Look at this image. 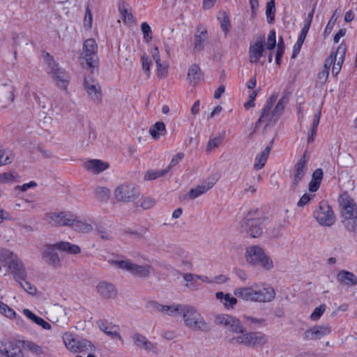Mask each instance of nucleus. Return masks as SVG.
<instances>
[{"label": "nucleus", "instance_id": "obj_48", "mask_svg": "<svg viewBox=\"0 0 357 357\" xmlns=\"http://www.w3.org/2000/svg\"><path fill=\"white\" fill-rule=\"evenodd\" d=\"M24 349L30 351L31 352L36 354H43V349L40 346L31 341H23L22 342Z\"/></svg>", "mask_w": 357, "mask_h": 357}, {"label": "nucleus", "instance_id": "obj_18", "mask_svg": "<svg viewBox=\"0 0 357 357\" xmlns=\"http://www.w3.org/2000/svg\"><path fill=\"white\" fill-rule=\"evenodd\" d=\"M131 339L137 349L157 354V344L149 341L145 335L137 332L132 334Z\"/></svg>", "mask_w": 357, "mask_h": 357}, {"label": "nucleus", "instance_id": "obj_62", "mask_svg": "<svg viewBox=\"0 0 357 357\" xmlns=\"http://www.w3.org/2000/svg\"><path fill=\"white\" fill-rule=\"evenodd\" d=\"M156 202L155 199H152V198H150V197H146L144 199H143V200L142 201V203H141V206L144 208V209H149V208H151L152 207H153L155 204Z\"/></svg>", "mask_w": 357, "mask_h": 357}, {"label": "nucleus", "instance_id": "obj_39", "mask_svg": "<svg viewBox=\"0 0 357 357\" xmlns=\"http://www.w3.org/2000/svg\"><path fill=\"white\" fill-rule=\"evenodd\" d=\"M0 313L9 319H16L17 323L23 322L20 317H17L15 312L8 305L0 301Z\"/></svg>", "mask_w": 357, "mask_h": 357}, {"label": "nucleus", "instance_id": "obj_26", "mask_svg": "<svg viewBox=\"0 0 357 357\" xmlns=\"http://www.w3.org/2000/svg\"><path fill=\"white\" fill-rule=\"evenodd\" d=\"M109 163L98 159H91L84 164L86 169L93 174H98L109 168Z\"/></svg>", "mask_w": 357, "mask_h": 357}, {"label": "nucleus", "instance_id": "obj_1", "mask_svg": "<svg viewBox=\"0 0 357 357\" xmlns=\"http://www.w3.org/2000/svg\"><path fill=\"white\" fill-rule=\"evenodd\" d=\"M338 202L342 208V222L348 231L354 232L357 226V205L356 202L347 192L341 194L338 198Z\"/></svg>", "mask_w": 357, "mask_h": 357}, {"label": "nucleus", "instance_id": "obj_27", "mask_svg": "<svg viewBox=\"0 0 357 357\" xmlns=\"http://www.w3.org/2000/svg\"><path fill=\"white\" fill-rule=\"evenodd\" d=\"M208 36L206 29H201L199 26L195 35L194 52H200L204 50L207 43Z\"/></svg>", "mask_w": 357, "mask_h": 357}, {"label": "nucleus", "instance_id": "obj_64", "mask_svg": "<svg viewBox=\"0 0 357 357\" xmlns=\"http://www.w3.org/2000/svg\"><path fill=\"white\" fill-rule=\"evenodd\" d=\"M258 93V91H254L250 96H249V100L244 104V107L248 109L250 107H253L255 106V101L256 96Z\"/></svg>", "mask_w": 357, "mask_h": 357}, {"label": "nucleus", "instance_id": "obj_14", "mask_svg": "<svg viewBox=\"0 0 357 357\" xmlns=\"http://www.w3.org/2000/svg\"><path fill=\"white\" fill-rule=\"evenodd\" d=\"M264 44V36H259L255 40L250 43L249 47L250 63H257L261 62L260 60L265 54Z\"/></svg>", "mask_w": 357, "mask_h": 357}, {"label": "nucleus", "instance_id": "obj_23", "mask_svg": "<svg viewBox=\"0 0 357 357\" xmlns=\"http://www.w3.org/2000/svg\"><path fill=\"white\" fill-rule=\"evenodd\" d=\"M256 287L257 285L252 287H238L236 288L234 293V295L239 298L245 301L256 302Z\"/></svg>", "mask_w": 357, "mask_h": 357}, {"label": "nucleus", "instance_id": "obj_3", "mask_svg": "<svg viewBox=\"0 0 357 357\" xmlns=\"http://www.w3.org/2000/svg\"><path fill=\"white\" fill-rule=\"evenodd\" d=\"M232 344H242L248 347H263L267 342V336L262 332H247L245 330L241 335L229 338Z\"/></svg>", "mask_w": 357, "mask_h": 357}, {"label": "nucleus", "instance_id": "obj_11", "mask_svg": "<svg viewBox=\"0 0 357 357\" xmlns=\"http://www.w3.org/2000/svg\"><path fill=\"white\" fill-rule=\"evenodd\" d=\"M75 218V214L70 211H54L47 213L45 220L56 227H70Z\"/></svg>", "mask_w": 357, "mask_h": 357}, {"label": "nucleus", "instance_id": "obj_43", "mask_svg": "<svg viewBox=\"0 0 357 357\" xmlns=\"http://www.w3.org/2000/svg\"><path fill=\"white\" fill-rule=\"evenodd\" d=\"M15 256L16 255L13 254V252L8 250H0V262H1L3 266H8L10 263H11L12 260L15 259Z\"/></svg>", "mask_w": 357, "mask_h": 357}, {"label": "nucleus", "instance_id": "obj_58", "mask_svg": "<svg viewBox=\"0 0 357 357\" xmlns=\"http://www.w3.org/2000/svg\"><path fill=\"white\" fill-rule=\"evenodd\" d=\"M276 45V35L274 30L270 31L268 35L266 47L267 49L271 50H273Z\"/></svg>", "mask_w": 357, "mask_h": 357}, {"label": "nucleus", "instance_id": "obj_32", "mask_svg": "<svg viewBox=\"0 0 357 357\" xmlns=\"http://www.w3.org/2000/svg\"><path fill=\"white\" fill-rule=\"evenodd\" d=\"M70 224V227L78 232L89 233L93 229V227L91 224L79 220L76 215H75L74 220Z\"/></svg>", "mask_w": 357, "mask_h": 357}, {"label": "nucleus", "instance_id": "obj_20", "mask_svg": "<svg viewBox=\"0 0 357 357\" xmlns=\"http://www.w3.org/2000/svg\"><path fill=\"white\" fill-rule=\"evenodd\" d=\"M149 307L156 312H162L166 315L175 316L180 312L182 313L184 305L178 304L165 305L155 301H151L149 303Z\"/></svg>", "mask_w": 357, "mask_h": 357}, {"label": "nucleus", "instance_id": "obj_13", "mask_svg": "<svg viewBox=\"0 0 357 357\" xmlns=\"http://www.w3.org/2000/svg\"><path fill=\"white\" fill-rule=\"evenodd\" d=\"M56 243L46 244L41 250V258L48 266L59 268L61 266V259L56 252Z\"/></svg>", "mask_w": 357, "mask_h": 357}, {"label": "nucleus", "instance_id": "obj_41", "mask_svg": "<svg viewBox=\"0 0 357 357\" xmlns=\"http://www.w3.org/2000/svg\"><path fill=\"white\" fill-rule=\"evenodd\" d=\"M96 231L98 235L103 240L112 241L114 239L111 229L105 225H98Z\"/></svg>", "mask_w": 357, "mask_h": 357}, {"label": "nucleus", "instance_id": "obj_15", "mask_svg": "<svg viewBox=\"0 0 357 357\" xmlns=\"http://www.w3.org/2000/svg\"><path fill=\"white\" fill-rule=\"evenodd\" d=\"M114 195L119 202H130L138 197L139 192L132 185L124 183L115 189Z\"/></svg>", "mask_w": 357, "mask_h": 357}, {"label": "nucleus", "instance_id": "obj_54", "mask_svg": "<svg viewBox=\"0 0 357 357\" xmlns=\"http://www.w3.org/2000/svg\"><path fill=\"white\" fill-rule=\"evenodd\" d=\"M141 61H142V69H143L144 72L147 73L148 77H149L150 66L152 64V61L150 59V58L146 53H144L142 55Z\"/></svg>", "mask_w": 357, "mask_h": 357}, {"label": "nucleus", "instance_id": "obj_44", "mask_svg": "<svg viewBox=\"0 0 357 357\" xmlns=\"http://www.w3.org/2000/svg\"><path fill=\"white\" fill-rule=\"evenodd\" d=\"M96 198L100 202H107L110 197V190L106 187H97L95 189Z\"/></svg>", "mask_w": 357, "mask_h": 357}, {"label": "nucleus", "instance_id": "obj_8", "mask_svg": "<svg viewBox=\"0 0 357 357\" xmlns=\"http://www.w3.org/2000/svg\"><path fill=\"white\" fill-rule=\"evenodd\" d=\"M64 344L72 352H92L94 346L89 340L75 337L70 333L63 335Z\"/></svg>", "mask_w": 357, "mask_h": 357}, {"label": "nucleus", "instance_id": "obj_10", "mask_svg": "<svg viewBox=\"0 0 357 357\" xmlns=\"http://www.w3.org/2000/svg\"><path fill=\"white\" fill-rule=\"evenodd\" d=\"M313 216L320 225L324 227H330L335 221L332 208L325 201H321L319 204L318 208L313 212Z\"/></svg>", "mask_w": 357, "mask_h": 357}, {"label": "nucleus", "instance_id": "obj_36", "mask_svg": "<svg viewBox=\"0 0 357 357\" xmlns=\"http://www.w3.org/2000/svg\"><path fill=\"white\" fill-rule=\"evenodd\" d=\"M149 133L154 139H158L166 134V127L163 122L158 121L149 129Z\"/></svg>", "mask_w": 357, "mask_h": 357}, {"label": "nucleus", "instance_id": "obj_57", "mask_svg": "<svg viewBox=\"0 0 357 357\" xmlns=\"http://www.w3.org/2000/svg\"><path fill=\"white\" fill-rule=\"evenodd\" d=\"M222 137H215L212 139H210L207 144V151H211L213 149L218 148L222 144Z\"/></svg>", "mask_w": 357, "mask_h": 357}, {"label": "nucleus", "instance_id": "obj_16", "mask_svg": "<svg viewBox=\"0 0 357 357\" xmlns=\"http://www.w3.org/2000/svg\"><path fill=\"white\" fill-rule=\"evenodd\" d=\"M84 87L91 100L96 104H100L101 102V88L97 80L90 76L86 77L84 78Z\"/></svg>", "mask_w": 357, "mask_h": 357}, {"label": "nucleus", "instance_id": "obj_9", "mask_svg": "<svg viewBox=\"0 0 357 357\" xmlns=\"http://www.w3.org/2000/svg\"><path fill=\"white\" fill-rule=\"evenodd\" d=\"M278 94L273 93L271 97L267 100L266 105L262 109L261 115L256 123V126H259L261 123H265V126L268 127L273 126L279 119L277 114H275L273 107L278 99Z\"/></svg>", "mask_w": 357, "mask_h": 357}, {"label": "nucleus", "instance_id": "obj_5", "mask_svg": "<svg viewBox=\"0 0 357 357\" xmlns=\"http://www.w3.org/2000/svg\"><path fill=\"white\" fill-rule=\"evenodd\" d=\"M183 317L185 326L195 331H208L209 326L204 317L196 309L190 305H184Z\"/></svg>", "mask_w": 357, "mask_h": 357}, {"label": "nucleus", "instance_id": "obj_4", "mask_svg": "<svg viewBox=\"0 0 357 357\" xmlns=\"http://www.w3.org/2000/svg\"><path fill=\"white\" fill-rule=\"evenodd\" d=\"M245 259L248 263L252 266H261L265 270L273 268L272 259L265 253L259 245L248 247L245 250Z\"/></svg>", "mask_w": 357, "mask_h": 357}, {"label": "nucleus", "instance_id": "obj_55", "mask_svg": "<svg viewBox=\"0 0 357 357\" xmlns=\"http://www.w3.org/2000/svg\"><path fill=\"white\" fill-rule=\"evenodd\" d=\"M119 11L122 16L123 22L128 23H133L135 22V18L133 15L129 12L126 8L123 6L119 7Z\"/></svg>", "mask_w": 357, "mask_h": 357}, {"label": "nucleus", "instance_id": "obj_7", "mask_svg": "<svg viewBox=\"0 0 357 357\" xmlns=\"http://www.w3.org/2000/svg\"><path fill=\"white\" fill-rule=\"evenodd\" d=\"M241 229L252 238H257L263 232L261 220L257 209L250 210L241 223Z\"/></svg>", "mask_w": 357, "mask_h": 357}, {"label": "nucleus", "instance_id": "obj_17", "mask_svg": "<svg viewBox=\"0 0 357 357\" xmlns=\"http://www.w3.org/2000/svg\"><path fill=\"white\" fill-rule=\"evenodd\" d=\"M20 341L0 342V353L3 357H23Z\"/></svg>", "mask_w": 357, "mask_h": 357}, {"label": "nucleus", "instance_id": "obj_25", "mask_svg": "<svg viewBox=\"0 0 357 357\" xmlns=\"http://www.w3.org/2000/svg\"><path fill=\"white\" fill-rule=\"evenodd\" d=\"M256 294L255 301L258 303L271 302L275 296V290L270 286L264 287L260 289L256 287Z\"/></svg>", "mask_w": 357, "mask_h": 357}, {"label": "nucleus", "instance_id": "obj_49", "mask_svg": "<svg viewBox=\"0 0 357 357\" xmlns=\"http://www.w3.org/2000/svg\"><path fill=\"white\" fill-rule=\"evenodd\" d=\"M157 67V75L160 78H165L168 73L169 64L167 62H162L161 61L158 63H155Z\"/></svg>", "mask_w": 357, "mask_h": 357}, {"label": "nucleus", "instance_id": "obj_59", "mask_svg": "<svg viewBox=\"0 0 357 357\" xmlns=\"http://www.w3.org/2000/svg\"><path fill=\"white\" fill-rule=\"evenodd\" d=\"M284 52V43L282 40V38H280V40L278 44V48H277V52H276V56H275V62L278 65L280 64V60L282 57V55Z\"/></svg>", "mask_w": 357, "mask_h": 357}, {"label": "nucleus", "instance_id": "obj_38", "mask_svg": "<svg viewBox=\"0 0 357 357\" xmlns=\"http://www.w3.org/2000/svg\"><path fill=\"white\" fill-rule=\"evenodd\" d=\"M15 87L9 84H4L2 85L1 90V96L3 98L8 100V103L10 104L14 101L15 99Z\"/></svg>", "mask_w": 357, "mask_h": 357}, {"label": "nucleus", "instance_id": "obj_50", "mask_svg": "<svg viewBox=\"0 0 357 357\" xmlns=\"http://www.w3.org/2000/svg\"><path fill=\"white\" fill-rule=\"evenodd\" d=\"M141 29L143 33L144 39L146 42H150L153 38L152 31L147 22H142Z\"/></svg>", "mask_w": 357, "mask_h": 357}, {"label": "nucleus", "instance_id": "obj_61", "mask_svg": "<svg viewBox=\"0 0 357 357\" xmlns=\"http://www.w3.org/2000/svg\"><path fill=\"white\" fill-rule=\"evenodd\" d=\"M314 197V195L304 194L298 202L297 206L298 207H303L307 205Z\"/></svg>", "mask_w": 357, "mask_h": 357}, {"label": "nucleus", "instance_id": "obj_19", "mask_svg": "<svg viewBox=\"0 0 357 357\" xmlns=\"http://www.w3.org/2000/svg\"><path fill=\"white\" fill-rule=\"evenodd\" d=\"M331 332V326L328 325H317L306 330L303 334L305 340H320Z\"/></svg>", "mask_w": 357, "mask_h": 357}, {"label": "nucleus", "instance_id": "obj_52", "mask_svg": "<svg viewBox=\"0 0 357 357\" xmlns=\"http://www.w3.org/2000/svg\"><path fill=\"white\" fill-rule=\"evenodd\" d=\"M20 284L21 287L23 288L28 294L34 295L36 293V287L31 284L29 282L26 281L25 278L23 280H17Z\"/></svg>", "mask_w": 357, "mask_h": 357}, {"label": "nucleus", "instance_id": "obj_47", "mask_svg": "<svg viewBox=\"0 0 357 357\" xmlns=\"http://www.w3.org/2000/svg\"><path fill=\"white\" fill-rule=\"evenodd\" d=\"M14 159V155L8 151L0 150V166L10 164Z\"/></svg>", "mask_w": 357, "mask_h": 357}, {"label": "nucleus", "instance_id": "obj_34", "mask_svg": "<svg viewBox=\"0 0 357 357\" xmlns=\"http://www.w3.org/2000/svg\"><path fill=\"white\" fill-rule=\"evenodd\" d=\"M188 78L190 82L194 85L197 84L202 78V73L197 64H192L188 69Z\"/></svg>", "mask_w": 357, "mask_h": 357}, {"label": "nucleus", "instance_id": "obj_12", "mask_svg": "<svg viewBox=\"0 0 357 357\" xmlns=\"http://www.w3.org/2000/svg\"><path fill=\"white\" fill-rule=\"evenodd\" d=\"M97 49L98 46L94 39L89 38L84 41L82 56L89 68H95L98 66Z\"/></svg>", "mask_w": 357, "mask_h": 357}, {"label": "nucleus", "instance_id": "obj_28", "mask_svg": "<svg viewBox=\"0 0 357 357\" xmlns=\"http://www.w3.org/2000/svg\"><path fill=\"white\" fill-rule=\"evenodd\" d=\"M96 289L98 294L105 298H113L116 295V290L114 284L105 281L99 282Z\"/></svg>", "mask_w": 357, "mask_h": 357}, {"label": "nucleus", "instance_id": "obj_29", "mask_svg": "<svg viewBox=\"0 0 357 357\" xmlns=\"http://www.w3.org/2000/svg\"><path fill=\"white\" fill-rule=\"evenodd\" d=\"M216 183V180L213 179L211 181H208L200 185H197L195 188L190 189L188 194V197L190 199H195V198L201 196L206 193L208 190L213 188Z\"/></svg>", "mask_w": 357, "mask_h": 357}, {"label": "nucleus", "instance_id": "obj_24", "mask_svg": "<svg viewBox=\"0 0 357 357\" xmlns=\"http://www.w3.org/2000/svg\"><path fill=\"white\" fill-rule=\"evenodd\" d=\"M8 268L13 273L16 280H23L26 277V272L21 260L15 256L8 266Z\"/></svg>", "mask_w": 357, "mask_h": 357}, {"label": "nucleus", "instance_id": "obj_46", "mask_svg": "<svg viewBox=\"0 0 357 357\" xmlns=\"http://www.w3.org/2000/svg\"><path fill=\"white\" fill-rule=\"evenodd\" d=\"M275 12V0H270L266 3V15L267 17V22L272 23L274 20V15Z\"/></svg>", "mask_w": 357, "mask_h": 357}, {"label": "nucleus", "instance_id": "obj_56", "mask_svg": "<svg viewBox=\"0 0 357 357\" xmlns=\"http://www.w3.org/2000/svg\"><path fill=\"white\" fill-rule=\"evenodd\" d=\"M218 19L220 21L222 29L226 33L230 27L229 17L225 12H221L219 14Z\"/></svg>", "mask_w": 357, "mask_h": 357}, {"label": "nucleus", "instance_id": "obj_33", "mask_svg": "<svg viewBox=\"0 0 357 357\" xmlns=\"http://www.w3.org/2000/svg\"><path fill=\"white\" fill-rule=\"evenodd\" d=\"M56 247L58 250L65 252L69 255H76L81 252L79 246L75 244H72L66 241H60L56 243Z\"/></svg>", "mask_w": 357, "mask_h": 357}, {"label": "nucleus", "instance_id": "obj_40", "mask_svg": "<svg viewBox=\"0 0 357 357\" xmlns=\"http://www.w3.org/2000/svg\"><path fill=\"white\" fill-rule=\"evenodd\" d=\"M235 317L228 314H218L215 318V322L217 325H220L225 327L227 330L231 326L232 321H234Z\"/></svg>", "mask_w": 357, "mask_h": 357}, {"label": "nucleus", "instance_id": "obj_53", "mask_svg": "<svg viewBox=\"0 0 357 357\" xmlns=\"http://www.w3.org/2000/svg\"><path fill=\"white\" fill-rule=\"evenodd\" d=\"M229 331L234 333L241 335L245 331V328L241 324L240 320L235 318L234 321H232L231 326Z\"/></svg>", "mask_w": 357, "mask_h": 357}, {"label": "nucleus", "instance_id": "obj_63", "mask_svg": "<svg viewBox=\"0 0 357 357\" xmlns=\"http://www.w3.org/2000/svg\"><path fill=\"white\" fill-rule=\"evenodd\" d=\"M23 314L32 322L35 323L36 324H38V322L40 321V317L37 316L34 313H33L31 310L29 309H24L23 310Z\"/></svg>", "mask_w": 357, "mask_h": 357}, {"label": "nucleus", "instance_id": "obj_45", "mask_svg": "<svg viewBox=\"0 0 357 357\" xmlns=\"http://www.w3.org/2000/svg\"><path fill=\"white\" fill-rule=\"evenodd\" d=\"M289 102V97L286 95L281 97L278 101L276 105L273 109L275 114H277L279 117L283 114L284 108Z\"/></svg>", "mask_w": 357, "mask_h": 357}, {"label": "nucleus", "instance_id": "obj_30", "mask_svg": "<svg viewBox=\"0 0 357 357\" xmlns=\"http://www.w3.org/2000/svg\"><path fill=\"white\" fill-rule=\"evenodd\" d=\"M98 326L100 331L104 332L111 338L123 341L122 337L119 333V327L118 326L100 322L98 324Z\"/></svg>", "mask_w": 357, "mask_h": 357}, {"label": "nucleus", "instance_id": "obj_35", "mask_svg": "<svg viewBox=\"0 0 357 357\" xmlns=\"http://www.w3.org/2000/svg\"><path fill=\"white\" fill-rule=\"evenodd\" d=\"M270 151L271 147L266 146L261 153L258 154L256 156L254 162L255 169H256L257 170H259L264 167L268 158V155L270 154Z\"/></svg>", "mask_w": 357, "mask_h": 357}, {"label": "nucleus", "instance_id": "obj_60", "mask_svg": "<svg viewBox=\"0 0 357 357\" xmlns=\"http://www.w3.org/2000/svg\"><path fill=\"white\" fill-rule=\"evenodd\" d=\"M325 310L326 306L324 305H321L320 306L317 307L310 315L311 319L313 321L318 320L325 312Z\"/></svg>", "mask_w": 357, "mask_h": 357}, {"label": "nucleus", "instance_id": "obj_2", "mask_svg": "<svg viewBox=\"0 0 357 357\" xmlns=\"http://www.w3.org/2000/svg\"><path fill=\"white\" fill-rule=\"evenodd\" d=\"M108 262L113 266L128 271L137 278H146L153 271V268L149 264H137L128 259H111Z\"/></svg>", "mask_w": 357, "mask_h": 357}, {"label": "nucleus", "instance_id": "obj_31", "mask_svg": "<svg viewBox=\"0 0 357 357\" xmlns=\"http://www.w3.org/2000/svg\"><path fill=\"white\" fill-rule=\"evenodd\" d=\"M337 281L347 286H354L357 284V278L351 272L348 271H340L337 275Z\"/></svg>", "mask_w": 357, "mask_h": 357}, {"label": "nucleus", "instance_id": "obj_6", "mask_svg": "<svg viewBox=\"0 0 357 357\" xmlns=\"http://www.w3.org/2000/svg\"><path fill=\"white\" fill-rule=\"evenodd\" d=\"M44 59L47 66V73L51 75L59 88L66 89L69 82V76L66 70L59 67V64L49 53H45Z\"/></svg>", "mask_w": 357, "mask_h": 357}, {"label": "nucleus", "instance_id": "obj_22", "mask_svg": "<svg viewBox=\"0 0 357 357\" xmlns=\"http://www.w3.org/2000/svg\"><path fill=\"white\" fill-rule=\"evenodd\" d=\"M346 45L340 43L335 52V61L333 63L332 74L337 76L341 70L346 54Z\"/></svg>", "mask_w": 357, "mask_h": 357}, {"label": "nucleus", "instance_id": "obj_21", "mask_svg": "<svg viewBox=\"0 0 357 357\" xmlns=\"http://www.w3.org/2000/svg\"><path fill=\"white\" fill-rule=\"evenodd\" d=\"M307 152L305 151L303 156L298 160L294 166V176L293 179V186L296 187L298 183L302 180L304 177L307 167Z\"/></svg>", "mask_w": 357, "mask_h": 357}, {"label": "nucleus", "instance_id": "obj_51", "mask_svg": "<svg viewBox=\"0 0 357 357\" xmlns=\"http://www.w3.org/2000/svg\"><path fill=\"white\" fill-rule=\"evenodd\" d=\"M244 319L248 322L250 325H255L257 326H265L266 324V321L263 318H257L248 315L243 316Z\"/></svg>", "mask_w": 357, "mask_h": 357}, {"label": "nucleus", "instance_id": "obj_37", "mask_svg": "<svg viewBox=\"0 0 357 357\" xmlns=\"http://www.w3.org/2000/svg\"><path fill=\"white\" fill-rule=\"evenodd\" d=\"M217 299L220 300L227 308L233 307L237 303V300L234 297L230 296L229 294H224L218 291L215 294Z\"/></svg>", "mask_w": 357, "mask_h": 357}, {"label": "nucleus", "instance_id": "obj_42", "mask_svg": "<svg viewBox=\"0 0 357 357\" xmlns=\"http://www.w3.org/2000/svg\"><path fill=\"white\" fill-rule=\"evenodd\" d=\"M169 168H166L162 170H149L145 172L144 179L145 181H152L157 178L161 177L168 173Z\"/></svg>", "mask_w": 357, "mask_h": 357}]
</instances>
